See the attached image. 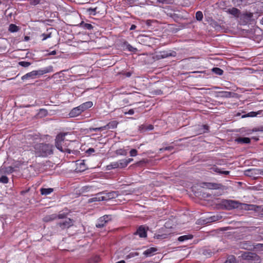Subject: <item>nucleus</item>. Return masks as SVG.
I'll return each instance as SVG.
<instances>
[{
  "label": "nucleus",
  "instance_id": "nucleus-1",
  "mask_svg": "<svg viewBox=\"0 0 263 263\" xmlns=\"http://www.w3.org/2000/svg\"><path fill=\"white\" fill-rule=\"evenodd\" d=\"M35 156L38 157H47L53 153L54 146L49 143H39L33 146Z\"/></svg>",
  "mask_w": 263,
  "mask_h": 263
},
{
  "label": "nucleus",
  "instance_id": "nucleus-2",
  "mask_svg": "<svg viewBox=\"0 0 263 263\" xmlns=\"http://www.w3.org/2000/svg\"><path fill=\"white\" fill-rule=\"evenodd\" d=\"M220 205L222 209L231 210L234 209L241 208L250 209V206H254L253 205L243 204L236 200L223 199L221 200Z\"/></svg>",
  "mask_w": 263,
  "mask_h": 263
},
{
  "label": "nucleus",
  "instance_id": "nucleus-3",
  "mask_svg": "<svg viewBox=\"0 0 263 263\" xmlns=\"http://www.w3.org/2000/svg\"><path fill=\"white\" fill-rule=\"evenodd\" d=\"M67 134V133H65L59 134L55 138V144L56 147L60 151L70 154L71 150L68 147L69 142L65 140Z\"/></svg>",
  "mask_w": 263,
  "mask_h": 263
},
{
  "label": "nucleus",
  "instance_id": "nucleus-4",
  "mask_svg": "<svg viewBox=\"0 0 263 263\" xmlns=\"http://www.w3.org/2000/svg\"><path fill=\"white\" fill-rule=\"evenodd\" d=\"M118 123L116 121H112L109 122L106 125L100 127H89L90 132H102L105 129H114L117 127Z\"/></svg>",
  "mask_w": 263,
  "mask_h": 263
},
{
  "label": "nucleus",
  "instance_id": "nucleus-5",
  "mask_svg": "<svg viewBox=\"0 0 263 263\" xmlns=\"http://www.w3.org/2000/svg\"><path fill=\"white\" fill-rule=\"evenodd\" d=\"M111 220V215H105L101 217H100L98 220L96 224L97 228H102L105 227L106 224L109 221Z\"/></svg>",
  "mask_w": 263,
  "mask_h": 263
},
{
  "label": "nucleus",
  "instance_id": "nucleus-6",
  "mask_svg": "<svg viewBox=\"0 0 263 263\" xmlns=\"http://www.w3.org/2000/svg\"><path fill=\"white\" fill-rule=\"evenodd\" d=\"M27 140L28 141V143L32 145V146L36 144L39 143L42 140L41 136L40 134L33 133L29 134L27 137Z\"/></svg>",
  "mask_w": 263,
  "mask_h": 263
},
{
  "label": "nucleus",
  "instance_id": "nucleus-7",
  "mask_svg": "<svg viewBox=\"0 0 263 263\" xmlns=\"http://www.w3.org/2000/svg\"><path fill=\"white\" fill-rule=\"evenodd\" d=\"M73 224V220L71 218H66L63 221L57 223V226H59L62 230L68 229Z\"/></svg>",
  "mask_w": 263,
  "mask_h": 263
},
{
  "label": "nucleus",
  "instance_id": "nucleus-8",
  "mask_svg": "<svg viewBox=\"0 0 263 263\" xmlns=\"http://www.w3.org/2000/svg\"><path fill=\"white\" fill-rule=\"evenodd\" d=\"M242 257L244 259L250 261H259L260 260V258L257 254L250 252L245 253Z\"/></svg>",
  "mask_w": 263,
  "mask_h": 263
},
{
  "label": "nucleus",
  "instance_id": "nucleus-9",
  "mask_svg": "<svg viewBox=\"0 0 263 263\" xmlns=\"http://www.w3.org/2000/svg\"><path fill=\"white\" fill-rule=\"evenodd\" d=\"M134 234L139 235L141 238H145L147 237V230L144 226H140Z\"/></svg>",
  "mask_w": 263,
  "mask_h": 263
},
{
  "label": "nucleus",
  "instance_id": "nucleus-10",
  "mask_svg": "<svg viewBox=\"0 0 263 263\" xmlns=\"http://www.w3.org/2000/svg\"><path fill=\"white\" fill-rule=\"evenodd\" d=\"M259 169H249L245 172V174L246 176L253 177L254 179L258 178Z\"/></svg>",
  "mask_w": 263,
  "mask_h": 263
},
{
  "label": "nucleus",
  "instance_id": "nucleus-11",
  "mask_svg": "<svg viewBox=\"0 0 263 263\" xmlns=\"http://www.w3.org/2000/svg\"><path fill=\"white\" fill-rule=\"evenodd\" d=\"M82 111L81 109L80 108L79 106L73 108L70 111L69 115L70 117H76L79 116L81 114Z\"/></svg>",
  "mask_w": 263,
  "mask_h": 263
},
{
  "label": "nucleus",
  "instance_id": "nucleus-12",
  "mask_svg": "<svg viewBox=\"0 0 263 263\" xmlns=\"http://www.w3.org/2000/svg\"><path fill=\"white\" fill-rule=\"evenodd\" d=\"M52 67L51 66L46 67L43 69H40L38 70H35L36 77H39L42 76L45 73L50 72L52 71Z\"/></svg>",
  "mask_w": 263,
  "mask_h": 263
},
{
  "label": "nucleus",
  "instance_id": "nucleus-13",
  "mask_svg": "<svg viewBox=\"0 0 263 263\" xmlns=\"http://www.w3.org/2000/svg\"><path fill=\"white\" fill-rule=\"evenodd\" d=\"M93 105V103L91 101H87L85 103H82V104L80 105L79 106L80 108L81 109L82 112H84V111L86 110L87 109L91 108Z\"/></svg>",
  "mask_w": 263,
  "mask_h": 263
},
{
  "label": "nucleus",
  "instance_id": "nucleus-14",
  "mask_svg": "<svg viewBox=\"0 0 263 263\" xmlns=\"http://www.w3.org/2000/svg\"><path fill=\"white\" fill-rule=\"evenodd\" d=\"M170 217H171V218H169V220L166 222H165V224H167V226H165V228H172V226L175 225V224L176 223L177 221L176 216L171 215Z\"/></svg>",
  "mask_w": 263,
  "mask_h": 263
},
{
  "label": "nucleus",
  "instance_id": "nucleus-15",
  "mask_svg": "<svg viewBox=\"0 0 263 263\" xmlns=\"http://www.w3.org/2000/svg\"><path fill=\"white\" fill-rule=\"evenodd\" d=\"M154 129V126L152 124H143L139 126V130L141 132L152 130Z\"/></svg>",
  "mask_w": 263,
  "mask_h": 263
},
{
  "label": "nucleus",
  "instance_id": "nucleus-16",
  "mask_svg": "<svg viewBox=\"0 0 263 263\" xmlns=\"http://www.w3.org/2000/svg\"><path fill=\"white\" fill-rule=\"evenodd\" d=\"M157 251V249L155 248H150L146 250L144 252L143 254L146 257L152 256Z\"/></svg>",
  "mask_w": 263,
  "mask_h": 263
},
{
  "label": "nucleus",
  "instance_id": "nucleus-17",
  "mask_svg": "<svg viewBox=\"0 0 263 263\" xmlns=\"http://www.w3.org/2000/svg\"><path fill=\"white\" fill-rule=\"evenodd\" d=\"M227 12L229 13H230L236 17H238L240 14V10L236 8H232L231 9H229L227 10Z\"/></svg>",
  "mask_w": 263,
  "mask_h": 263
},
{
  "label": "nucleus",
  "instance_id": "nucleus-18",
  "mask_svg": "<svg viewBox=\"0 0 263 263\" xmlns=\"http://www.w3.org/2000/svg\"><path fill=\"white\" fill-rule=\"evenodd\" d=\"M35 73H36L35 72V70H33V71H31L30 72H28V73H26L24 76H23L22 77V79L23 80H25V79H28L29 78L35 79L36 77Z\"/></svg>",
  "mask_w": 263,
  "mask_h": 263
},
{
  "label": "nucleus",
  "instance_id": "nucleus-19",
  "mask_svg": "<svg viewBox=\"0 0 263 263\" xmlns=\"http://www.w3.org/2000/svg\"><path fill=\"white\" fill-rule=\"evenodd\" d=\"M57 219L56 214H53L45 216L43 219V221L45 222H50Z\"/></svg>",
  "mask_w": 263,
  "mask_h": 263
},
{
  "label": "nucleus",
  "instance_id": "nucleus-20",
  "mask_svg": "<svg viewBox=\"0 0 263 263\" xmlns=\"http://www.w3.org/2000/svg\"><path fill=\"white\" fill-rule=\"evenodd\" d=\"M206 185L210 189H219L222 186L221 184L215 183H206Z\"/></svg>",
  "mask_w": 263,
  "mask_h": 263
},
{
  "label": "nucleus",
  "instance_id": "nucleus-21",
  "mask_svg": "<svg viewBox=\"0 0 263 263\" xmlns=\"http://www.w3.org/2000/svg\"><path fill=\"white\" fill-rule=\"evenodd\" d=\"M53 192V189L52 188H41L40 189V192L42 195H48L50 194Z\"/></svg>",
  "mask_w": 263,
  "mask_h": 263
},
{
  "label": "nucleus",
  "instance_id": "nucleus-22",
  "mask_svg": "<svg viewBox=\"0 0 263 263\" xmlns=\"http://www.w3.org/2000/svg\"><path fill=\"white\" fill-rule=\"evenodd\" d=\"M79 26L84 29L87 30H91L93 28L91 24L85 23L84 22H82L81 23H80Z\"/></svg>",
  "mask_w": 263,
  "mask_h": 263
},
{
  "label": "nucleus",
  "instance_id": "nucleus-23",
  "mask_svg": "<svg viewBox=\"0 0 263 263\" xmlns=\"http://www.w3.org/2000/svg\"><path fill=\"white\" fill-rule=\"evenodd\" d=\"M105 197L106 201L115 198L117 194L116 192H111L109 193H105Z\"/></svg>",
  "mask_w": 263,
  "mask_h": 263
},
{
  "label": "nucleus",
  "instance_id": "nucleus-24",
  "mask_svg": "<svg viewBox=\"0 0 263 263\" xmlns=\"http://www.w3.org/2000/svg\"><path fill=\"white\" fill-rule=\"evenodd\" d=\"M193 237V236L191 234L185 235L180 236L178 238V240L179 241H183L188 239H191Z\"/></svg>",
  "mask_w": 263,
  "mask_h": 263
},
{
  "label": "nucleus",
  "instance_id": "nucleus-25",
  "mask_svg": "<svg viewBox=\"0 0 263 263\" xmlns=\"http://www.w3.org/2000/svg\"><path fill=\"white\" fill-rule=\"evenodd\" d=\"M19 30V27L15 24H11L9 25V31L11 32H16Z\"/></svg>",
  "mask_w": 263,
  "mask_h": 263
},
{
  "label": "nucleus",
  "instance_id": "nucleus-26",
  "mask_svg": "<svg viewBox=\"0 0 263 263\" xmlns=\"http://www.w3.org/2000/svg\"><path fill=\"white\" fill-rule=\"evenodd\" d=\"M107 168L108 170L119 168L118 161L111 162L108 165H107Z\"/></svg>",
  "mask_w": 263,
  "mask_h": 263
},
{
  "label": "nucleus",
  "instance_id": "nucleus-27",
  "mask_svg": "<svg viewBox=\"0 0 263 263\" xmlns=\"http://www.w3.org/2000/svg\"><path fill=\"white\" fill-rule=\"evenodd\" d=\"M105 193L102 192L96 194L97 200L98 201H106L105 197Z\"/></svg>",
  "mask_w": 263,
  "mask_h": 263
},
{
  "label": "nucleus",
  "instance_id": "nucleus-28",
  "mask_svg": "<svg viewBox=\"0 0 263 263\" xmlns=\"http://www.w3.org/2000/svg\"><path fill=\"white\" fill-rule=\"evenodd\" d=\"M237 141L243 143H249L251 141V140L249 138L247 137L239 138L237 139Z\"/></svg>",
  "mask_w": 263,
  "mask_h": 263
},
{
  "label": "nucleus",
  "instance_id": "nucleus-29",
  "mask_svg": "<svg viewBox=\"0 0 263 263\" xmlns=\"http://www.w3.org/2000/svg\"><path fill=\"white\" fill-rule=\"evenodd\" d=\"M261 111H262L261 110H259L257 112L251 111V112H249L246 115L243 116L242 117H255L257 115H260L261 114Z\"/></svg>",
  "mask_w": 263,
  "mask_h": 263
},
{
  "label": "nucleus",
  "instance_id": "nucleus-30",
  "mask_svg": "<svg viewBox=\"0 0 263 263\" xmlns=\"http://www.w3.org/2000/svg\"><path fill=\"white\" fill-rule=\"evenodd\" d=\"M118 163L119 164V168H124L127 166L125 159L119 160Z\"/></svg>",
  "mask_w": 263,
  "mask_h": 263
},
{
  "label": "nucleus",
  "instance_id": "nucleus-31",
  "mask_svg": "<svg viewBox=\"0 0 263 263\" xmlns=\"http://www.w3.org/2000/svg\"><path fill=\"white\" fill-rule=\"evenodd\" d=\"M224 263H236V258L235 256L233 255L229 256Z\"/></svg>",
  "mask_w": 263,
  "mask_h": 263
},
{
  "label": "nucleus",
  "instance_id": "nucleus-32",
  "mask_svg": "<svg viewBox=\"0 0 263 263\" xmlns=\"http://www.w3.org/2000/svg\"><path fill=\"white\" fill-rule=\"evenodd\" d=\"M212 70L213 72L219 76L222 75L223 72V70L221 69L218 67L213 68L212 69Z\"/></svg>",
  "mask_w": 263,
  "mask_h": 263
},
{
  "label": "nucleus",
  "instance_id": "nucleus-33",
  "mask_svg": "<svg viewBox=\"0 0 263 263\" xmlns=\"http://www.w3.org/2000/svg\"><path fill=\"white\" fill-rule=\"evenodd\" d=\"M41 37H42V41H45L46 39H47L48 38H50L51 37V32H47V33H42L41 35Z\"/></svg>",
  "mask_w": 263,
  "mask_h": 263
},
{
  "label": "nucleus",
  "instance_id": "nucleus-34",
  "mask_svg": "<svg viewBox=\"0 0 263 263\" xmlns=\"http://www.w3.org/2000/svg\"><path fill=\"white\" fill-rule=\"evenodd\" d=\"M67 214L65 213H59V214H56L57 219H65L67 218Z\"/></svg>",
  "mask_w": 263,
  "mask_h": 263
},
{
  "label": "nucleus",
  "instance_id": "nucleus-35",
  "mask_svg": "<svg viewBox=\"0 0 263 263\" xmlns=\"http://www.w3.org/2000/svg\"><path fill=\"white\" fill-rule=\"evenodd\" d=\"M196 18L197 21H200L203 18V14L201 11H197L196 13Z\"/></svg>",
  "mask_w": 263,
  "mask_h": 263
},
{
  "label": "nucleus",
  "instance_id": "nucleus-36",
  "mask_svg": "<svg viewBox=\"0 0 263 263\" xmlns=\"http://www.w3.org/2000/svg\"><path fill=\"white\" fill-rule=\"evenodd\" d=\"M222 93V97L225 98H230L232 96L233 93L229 91H222L221 92Z\"/></svg>",
  "mask_w": 263,
  "mask_h": 263
},
{
  "label": "nucleus",
  "instance_id": "nucleus-37",
  "mask_svg": "<svg viewBox=\"0 0 263 263\" xmlns=\"http://www.w3.org/2000/svg\"><path fill=\"white\" fill-rule=\"evenodd\" d=\"M126 49H128V51L136 52L137 51V49L133 47L131 45L127 44L126 45Z\"/></svg>",
  "mask_w": 263,
  "mask_h": 263
},
{
  "label": "nucleus",
  "instance_id": "nucleus-38",
  "mask_svg": "<svg viewBox=\"0 0 263 263\" xmlns=\"http://www.w3.org/2000/svg\"><path fill=\"white\" fill-rule=\"evenodd\" d=\"M9 181V179L6 176H2L0 177V182L3 183H7Z\"/></svg>",
  "mask_w": 263,
  "mask_h": 263
},
{
  "label": "nucleus",
  "instance_id": "nucleus-39",
  "mask_svg": "<svg viewBox=\"0 0 263 263\" xmlns=\"http://www.w3.org/2000/svg\"><path fill=\"white\" fill-rule=\"evenodd\" d=\"M138 255H139V253H138V252H131L126 256V258L129 259L130 258L134 257L135 256H137Z\"/></svg>",
  "mask_w": 263,
  "mask_h": 263
},
{
  "label": "nucleus",
  "instance_id": "nucleus-40",
  "mask_svg": "<svg viewBox=\"0 0 263 263\" xmlns=\"http://www.w3.org/2000/svg\"><path fill=\"white\" fill-rule=\"evenodd\" d=\"M18 64L24 67H27L29 66H30L31 64V63L30 62H26V61H21V62H20Z\"/></svg>",
  "mask_w": 263,
  "mask_h": 263
},
{
  "label": "nucleus",
  "instance_id": "nucleus-41",
  "mask_svg": "<svg viewBox=\"0 0 263 263\" xmlns=\"http://www.w3.org/2000/svg\"><path fill=\"white\" fill-rule=\"evenodd\" d=\"M41 0H29L31 5L36 6L40 3Z\"/></svg>",
  "mask_w": 263,
  "mask_h": 263
},
{
  "label": "nucleus",
  "instance_id": "nucleus-42",
  "mask_svg": "<svg viewBox=\"0 0 263 263\" xmlns=\"http://www.w3.org/2000/svg\"><path fill=\"white\" fill-rule=\"evenodd\" d=\"M138 152L136 149H132L129 152V154L131 157H135L137 155Z\"/></svg>",
  "mask_w": 263,
  "mask_h": 263
},
{
  "label": "nucleus",
  "instance_id": "nucleus-43",
  "mask_svg": "<svg viewBox=\"0 0 263 263\" xmlns=\"http://www.w3.org/2000/svg\"><path fill=\"white\" fill-rule=\"evenodd\" d=\"M96 10H97V8H90L88 9V11L89 12V14H92V15H95L96 14Z\"/></svg>",
  "mask_w": 263,
  "mask_h": 263
},
{
  "label": "nucleus",
  "instance_id": "nucleus-44",
  "mask_svg": "<svg viewBox=\"0 0 263 263\" xmlns=\"http://www.w3.org/2000/svg\"><path fill=\"white\" fill-rule=\"evenodd\" d=\"M232 2L234 5H235L236 6H238L242 4V0H232Z\"/></svg>",
  "mask_w": 263,
  "mask_h": 263
},
{
  "label": "nucleus",
  "instance_id": "nucleus-45",
  "mask_svg": "<svg viewBox=\"0 0 263 263\" xmlns=\"http://www.w3.org/2000/svg\"><path fill=\"white\" fill-rule=\"evenodd\" d=\"M100 260V258L99 256H96L92 258V261L95 263L99 262Z\"/></svg>",
  "mask_w": 263,
  "mask_h": 263
},
{
  "label": "nucleus",
  "instance_id": "nucleus-46",
  "mask_svg": "<svg viewBox=\"0 0 263 263\" xmlns=\"http://www.w3.org/2000/svg\"><path fill=\"white\" fill-rule=\"evenodd\" d=\"M96 201H98L97 200V197L96 196V195H95V197H92L88 199L89 203H92V202H96Z\"/></svg>",
  "mask_w": 263,
  "mask_h": 263
},
{
  "label": "nucleus",
  "instance_id": "nucleus-47",
  "mask_svg": "<svg viewBox=\"0 0 263 263\" xmlns=\"http://www.w3.org/2000/svg\"><path fill=\"white\" fill-rule=\"evenodd\" d=\"M176 54V53L174 51L170 52V53H166L165 54V58L167 57H171V56L175 57Z\"/></svg>",
  "mask_w": 263,
  "mask_h": 263
},
{
  "label": "nucleus",
  "instance_id": "nucleus-48",
  "mask_svg": "<svg viewBox=\"0 0 263 263\" xmlns=\"http://www.w3.org/2000/svg\"><path fill=\"white\" fill-rule=\"evenodd\" d=\"M134 112H135L134 110L133 109H130L128 111L124 112V113L125 115L128 114V115H133L134 114Z\"/></svg>",
  "mask_w": 263,
  "mask_h": 263
},
{
  "label": "nucleus",
  "instance_id": "nucleus-49",
  "mask_svg": "<svg viewBox=\"0 0 263 263\" xmlns=\"http://www.w3.org/2000/svg\"><path fill=\"white\" fill-rule=\"evenodd\" d=\"M95 152V149L93 148H89L87 150L86 153L88 155H90L91 153Z\"/></svg>",
  "mask_w": 263,
  "mask_h": 263
},
{
  "label": "nucleus",
  "instance_id": "nucleus-50",
  "mask_svg": "<svg viewBox=\"0 0 263 263\" xmlns=\"http://www.w3.org/2000/svg\"><path fill=\"white\" fill-rule=\"evenodd\" d=\"M244 15L247 17L249 18H251L253 16V13L251 12H246Z\"/></svg>",
  "mask_w": 263,
  "mask_h": 263
},
{
  "label": "nucleus",
  "instance_id": "nucleus-51",
  "mask_svg": "<svg viewBox=\"0 0 263 263\" xmlns=\"http://www.w3.org/2000/svg\"><path fill=\"white\" fill-rule=\"evenodd\" d=\"M145 23L147 26H150L151 25L152 23H153V21L148 20L146 21Z\"/></svg>",
  "mask_w": 263,
  "mask_h": 263
},
{
  "label": "nucleus",
  "instance_id": "nucleus-52",
  "mask_svg": "<svg viewBox=\"0 0 263 263\" xmlns=\"http://www.w3.org/2000/svg\"><path fill=\"white\" fill-rule=\"evenodd\" d=\"M219 219H218V216H213V217H211V220L212 221H217Z\"/></svg>",
  "mask_w": 263,
  "mask_h": 263
},
{
  "label": "nucleus",
  "instance_id": "nucleus-53",
  "mask_svg": "<svg viewBox=\"0 0 263 263\" xmlns=\"http://www.w3.org/2000/svg\"><path fill=\"white\" fill-rule=\"evenodd\" d=\"M133 160V159L132 158H128V159H125V161H126V162L127 163V165L130 162H132V161Z\"/></svg>",
  "mask_w": 263,
  "mask_h": 263
},
{
  "label": "nucleus",
  "instance_id": "nucleus-54",
  "mask_svg": "<svg viewBox=\"0 0 263 263\" xmlns=\"http://www.w3.org/2000/svg\"><path fill=\"white\" fill-rule=\"evenodd\" d=\"M214 172H217V173H219V174H221V172H222V171H221L220 170V169H219V168H214Z\"/></svg>",
  "mask_w": 263,
  "mask_h": 263
},
{
  "label": "nucleus",
  "instance_id": "nucleus-55",
  "mask_svg": "<svg viewBox=\"0 0 263 263\" xmlns=\"http://www.w3.org/2000/svg\"><path fill=\"white\" fill-rule=\"evenodd\" d=\"M157 58L158 59L164 58V54H162V53H161V54H160V55H157Z\"/></svg>",
  "mask_w": 263,
  "mask_h": 263
},
{
  "label": "nucleus",
  "instance_id": "nucleus-56",
  "mask_svg": "<svg viewBox=\"0 0 263 263\" xmlns=\"http://www.w3.org/2000/svg\"><path fill=\"white\" fill-rule=\"evenodd\" d=\"M260 176H263V171L261 170H259L258 177H259Z\"/></svg>",
  "mask_w": 263,
  "mask_h": 263
},
{
  "label": "nucleus",
  "instance_id": "nucleus-57",
  "mask_svg": "<svg viewBox=\"0 0 263 263\" xmlns=\"http://www.w3.org/2000/svg\"><path fill=\"white\" fill-rule=\"evenodd\" d=\"M229 173H230L229 171H222L221 172V174H224L226 175H229Z\"/></svg>",
  "mask_w": 263,
  "mask_h": 263
},
{
  "label": "nucleus",
  "instance_id": "nucleus-58",
  "mask_svg": "<svg viewBox=\"0 0 263 263\" xmlns=\"http://www.w3.org/2000/svg\"><path fill=\"white\" fill-rule=\"evenodd\" d=\"M137 26L135 25H132L130 28V30H134L136 28Z\"/></svg>",
  "mask_w": 263,
  "mask_h": 263
},
{
  "label": "nucleus",
  "instance_id": "nucleus-59",
  "mask_svg": "<svg viewBox=\"0 0 263 263\" xmlns=\"http://www.w3.org/2000/svg\"><path fill=\"white\" fill-rule=\"evenodd\" d=\"M56 51L55 50H53V51H52L51 52H50V53H49V55H55L56 54Z\"/></svg>",
  "mask_w": 263,
  "mask_h": 263
},
{
  "label": "nucleus",
  "instance_id": "nucleus-60",
  "mask_svg": "<svg viewBox=\"0 0 263 263\" xmlns=\"http://www.w3.org/2000/svg\"><path fill=\"white\" fill-rule=\"evenodd\" d=\"M173 1L174 0H165V3L172 4Z\"/></svg>",
  "mask_w": 263,
  "mask_h": 263
},
{
  "label": "nucleus",
  "instance_id": "nucleus-61",
  "mask_svg": "<svg viewBox=\"0 0 263 263\" xmlns=\"http://www.w3.org/2000/svg\"><path fill=\"white\" fill-rule=\"evenodd\" d=\"M116 263H126V262L124 260H122L119 261Z\"/></svg>",
  "mask_w": 263,
  "mask_h": 263
},
{
  "label": "nucleus",
  "instance_id": "nucleus-62",
  "mask_svg": "<svg viewBox=\"0 0 263 263\" xmlns=\"http://www.w3.org/2000/svg\"><path fill=\"white\" fill-rule=\"evenodd\" d=\"M157 1L159 3H162V4L164 2V0H157Z\"/></svg>",
  "mask_w": 263,
  "mask_h": 263
},
{
  "label": "nucleus",
  "instance_id": "nucleus-63",
  "mask_svg": "<svg viewBox=\"0 0 263 263\" xmlns=\"http://www.w3.org/2000/svg\"><path fill=\"white\" fill-rule=\"evenodd\" d=\"M167 15H168L170 17H173V15L172 14L167 13Z\"/></svg>",
  "mask_w": 263,
  "mask_h": 263
},
{
  "label": "nucleus",
  "instance_id": "nucleus-64",
  "mask_svg": "<svg viewBox=\"0 0 263 263\" xmlns=\"http://www.w3.org/2000/svg\"><path fill=\"white\" fill-rule=\"evenodd\" d=\"M261 23L263 25V17L262 18L261 20Z\"/></svg>",
  "mask_w": 263,
  "mask_h": 263
}]
</instances>
